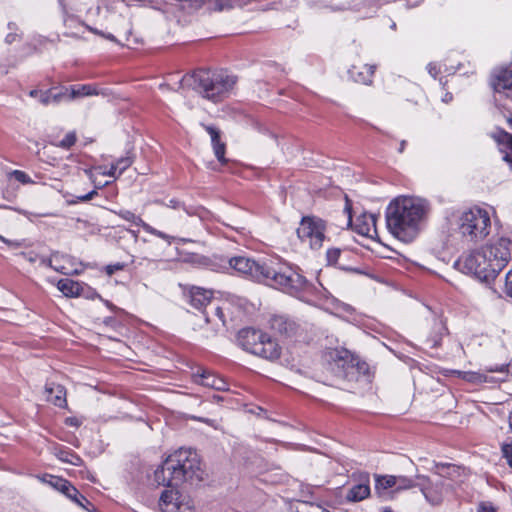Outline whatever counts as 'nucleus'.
Returning <instances> with one entry per match:
<instances>
[{
	"mask_svg": "<svg viewBox=\"0 0 512 512\" xmlns=\"http://www.w3.org/2000/svg\"><path fill=\"white\" fill-rule=\"evenodd\" d=\"M383 512H392L391 510H384Z\"/></svg>",
	"mask_w": 512,
	"mask_h": 512,
	"instance_id": "0e129e2a",
	"label": "nucleus"
},
{
	"mask_svg": "<svg viewBox=\"0 0 512 512\" xmlns=\"http://www.w3.org/2000/svg\"><path fill=\"white\" fill-rule=\"evenodd\" d=\"M503 160L505 162L509 163L510 168L512 170V155L511 154H506L505 156H503Z\"/></svg>",
	"mask_w": 512,
	"mask_h": 512,
	"instance_id": "5fc2aeb1",
	"label": "nucleus"
},
{
	"mask_svg": "<svg viewBox=\"0 0 512 512\" xmlns=\"http://www.w3.org/2000/svg\"><path fill=\"white\" fill-rule=\"evenodd\" d=\"M155 203L159 204V205L167 206V207L172 208V209H179V208L182 207V203L179 200H177V199H170L168 201V203H165L162 200H156Z\"/></svg>",
	"mask_w": 512,
	"mask_h": 512,
	"instance_id": "a19ab883",
	"label": "nucleus"
},
{
	"mask_svg": "<svg viewBox=\"0 0 512 512\" xmlns=\"http://www.w3.org/2000/svg\"><path fill=\"white\" fill-rule=\"evenodd\" d=\"M203 474L197 452L180 448L166 458L154 478L158 485L174 488L184 482L198 483L203 480ZM159 507L163 512H194L191 498L174 489L162 492Z\"/></svg>",
	"mask_w": 512,
	"mask_h": 512,
	"instance_id": "f257e3e1",
	"label": "nucleus"
},
{
	"mask_svg": "<svg viewBox=\"0 0 512 512\" xmlns=\"http://www.w3.org/2000/svg\"><path fill=\"white\" fill-rule=\"evenodd\" d=\"M417 478L418 479H423V480L425 479V477H423V476H418Z\"/></svg>",
	"mask_w": 512,
	"mask_h": 512,
	"instance_id": "680f3d73",
	"label": "nucleus"
},
{
	"mask_svg": "<svg viewBox=\"0 0 512 512\" xmlns=\"http://www.w3.org/2000/svg\"><path fill=\"white\" fill-rule=\"evenodd\" d=\"M102 175H106L113 178H118L120 175H118V169L115 167L114 164L111 165L110 169L107 171H102Z\"/></svg>",
	"mask_w": 512,
	"mask_h": 512,
	"instance_id": "49530a36",
	"label": "nucleus"
},
{
	"mask_svg": "<svg viewBox=\"0 0 512 512\" xmlns=\"http://www.w3.org/2000/svg\"><path fill=\"white\" fill-rule=\"evenodd\" d=\"M229 303L223 302L221 305L219 301H214L208 309L203 310V315L207 323H212L215 329L220 326H226V316L229 314Z\"/></svg>",
	"mask_w": 512,
	"mask_h": 512,
	"instance_id": "f8f14e48",
	"label": "nucleus"
},
{
	"mask_svg": "<svg viewBox=\"0 0 512 512\" xmlns=\"http://www.w3.org/2000/svg\"><path fill=\"white\" fill-rule=\"evenodd\" d=\"M280 353L279 345L265 333V339H263L261 345L256 348V356L273 361L279 358Z\"/></svg>",
	"mask_w": 512,
	"mask_h": 512,
	"instance_id": "aec40b11",
	"label": "nucleus"
},
{
	"mask_svg": "<svg viewBox=\"0 0 512 512\" xmlns=\"http://www.w3.org/2000/svg\"><path fill=\"white\" fill-rule=\"evenodd\" d=\"M41 263L63 275L78 273V269L74 268L71 258L65 255H60L58 253L53 254L48 259L41 258Z\"/></svg>",
	"mask_w": 512,
	"mask_h": 512,
	"instance_id": "4468645a",
	"label": "nucleus"
},
{
	"mask_svg": "<svg viewBox=\"0 0 512 512\" xmlns=\"http://www.w3.org/2000/svg\"><path fill=\"white\" fill-rule=\"evenodd\" d=\"M342 251L338 248L328 249L326 252V258L329 265H338L344 269V266L339 263Z\"/></svg>",
	"mask_w": 512,
	"mask_h": 512,
	"instance_id": "c9c22d12",
	"label": "nucleus"
},
{
	"mask_svg": "<svg viewBox=\"0 0 512 512\" xmlns=\"http://www.w3.org/2000/svg\"><path fill=\"white\" fill-rule=\"evenodd\" d=\"M490 83L496 93L512 99V63L506 67L496 69L492 74Z\"/></svg>",
	"mask_w": 512,
	"mask_h": 512,
	"instance_id": "9d476101",
	"label": "nucleus"
},
{
	"mask_svg": "<svg viewBox=\"0 0 512 512\" xmlns=\"http://www.w3.org/2000/svg\"><path fill=\"white\" fill-rule=\"evenodd\" d=\"M508 122L510 123V125L512 126V118L508 120Z\"/></svg>",
	"mask_w": 512,
	"mask_h": 512,
	"instance_id": "e2e57ef3",
	"label": "nucleus"
},
{
	"mask_svg": "<svg viewBox=\"0 0 512 512\" xmlns=\"http://www.w3.org/2000/svg\"><path fill=\"white\" fill-rule=\"evenodd\" d=\"M95 195H97V191L92 190L91 192H89L85 195L77 196V200L80 202H86V201L91 200Z\"/></svg>",
	"mask_w": 512,
	"mask_h": 512,
	"instance_id": "de8ad7c7",
	"label": "nucleus"
},
{
	"mask_svg": "<svg viewBox=\"0 0 512 512\" xmlns=\"http://www.w3.org/2000/svg\"><path fill=\"white\" fill-rule=\"evenodd\" d=\"M375 492L384 499L392 498L395 494V475H375Z\"/></svg>",
	"mask_w": 512,
	"mask_h": 512,
	"instance_id": "6ab92c4d",
	"label": "nucleus"
},
{
	"mask_svg": "<svg viewBox=\"0 0 512 512\" xmlns=\"http://www.w3.org/2000/svg\"><path fill=\"white\" fill-rule=\"evenodd\" d=\"M418 486L415 481L403 475L395 476L394 492H400L403 490L411 489Z\"/></svg>",
	"mask_w": 512,
	"mask_h": 512,
	"instance_id": "2f4dec72",
	"label": "nucleus"
},
{
	"mask_svg": "<svg viewBox=\"0 0 512 512\" xmlns=\"http://www.w3.org/2000/svg\"><path fill=\"white\" fill-rule=\"evenodd\" d=\"M181 82L192 85L203 98L219 102L231 94L237 78L224 70H198L190 76H184Z\"/></svg>",
	"mask_w": 512,
	"mask_h": 512,
	"instance_id": "39448f33",
	"label": "nucleus"
},
{
	"mask_svg": "<svg viewBox=\"0 0 512 512\" xmlns=\"http://www.w3.org/2000/svg\"><path fill=\"white\" fill-rule=\"evenodd\" d=\"M369 476L365 475L361 482L348 489L346 500L349 502H359L370 495Z\"/></svg>",
	"mask_w": 512,
	"mask_h": 512,
	"instance_id": "412c9836",
	"label": "nucleus"
},
{
	"mask_svg": "<svg viewBox=\"0 0 512 512\" xmlns=\"http://www.w3.org/2000/svg\"><path fill=\"white\" fill-rule=\"evenodd\" d=\"M76 142V134L74 132H69L65 135V137L60 141L59 146L65 149H69Z\"/></svg>",
	"mask_w": 512,
	"mask_h": 512,
	"instance_id": "4c0bfd02",
	"label": "nucleus"
},
{
	"mask_svg": "<svg viewBox=\"0 0 512 512\" xmlns=\"http://www.w3.org/2000/svg\"><path fill=\"white\" fill-rule=\"evenodd\" d=\"M271 326L274 330L287 336H291L295 329V324L282 316L273 318Z\"/></svg>",
	"mask_w": 512,
	"mask_h": 512,
	"instance_id": "cd10ccee",
	"label": "nucleus"
},
{
	"mask_svg": "<svg viewBox=\"0 0 512 512\" xmlns=\"http://www.w3.org/2000/svg\"><path fill=\"white\" fill-rule=\"evenodd\" d=\"M112 212L115 213L116 215H118L121 219L131 223L132 225L142 227L144 229V231H146L147 233L152 234L158 238H161V239L165 240L166 242H168L169 244L171 243V240L173 239L172 236H170L160 230H157L154 227H152L151 225L144 222L140 216H137L134 212H132L130 210L120 209L118 211L113 210Z\"/></svg>",
	"mask_w": 512,
	"mask_h": 512,
	"instance_id": "9b49d317",
	"label": "nucleus"
},
{
	"mask_svg": "<svg viewBox=\"0 0 512 512\" xmlns=\"http://www.w3.org/2000/svg\"><path fill=\"white\" fill-rule=\"evenodd\" d=\"M420 489L423 495L425 496L426 500L429 501L431 504L436 505L441 502V497L439 495H432L430 490L426 486L421 485Z\"/></svg>",
	"mask_w": 512,
	"mask_h": 512,
	"instance_id": "58836bf2",
	"label": "nucleus"
},
{
	"mask_svg": "<svg viewBox=\"0 0 512 512\" xmlns=\"http://www.w3.org/2000/svg\"><path fill=\"white\" fill-rule=\"evenodd\" d=\"M490 226L489 213L482 208H471L464 211L459 217V232L471 242L483 240L489 234Z\"/></svg>",
	"mask_w": 512,
	"mask_h": 512,
	"instance_id": "423d86ee",
	"label": "nucleus"
},
{
	"mask_svg": "<svg viewBox=\"0 0 512 512\" xmlns=\"http://www.w3.org/2000/svg\"><path fill=\"white\" fill-rule=\"evenodd\" d=\"M133 163V158L130 155L121 157L115 163V167L118 169V175H121L128 167Z\"/></svg>",
	"mask_w": 512,
	"mask_h": 512,
	"instance_id": "e433bc0d",
	"label": "nucleus"
},
{
	"mask_svg": "<svg viewBox=\"0 0 512 512\" xmlns=\"http://www.w3.org/2000/svg\"><path fill=\"white\" fill-rule=\"evenodd\" d=\"M190 304L198 310L208 309L212 299V292L201 287H193L189 293Z\"/></svg>",
	"mask_w": 512,
	"mask_h": 512,
	"instance_id": "f3484780",
	"label": "nucleus"
},
{
	"mask_svg": "<svg viewBox=\"0 0 512 512\" xmlns=\"http://www.w3.org/2000/svg\"><path fill=\"white\" fill-rule=\"evenodd\" d=\"M44 394L46 400L55 406L61 408L66 406V391L62 385L54 383L47 384Z\"/></svg>",
	"mask_w": 512,
	"mask_h": 512,
	"instance_id": "4be33fe9",
	"label": "nucleus"
},
{
	"mask_svg": "<svg viewBox=\"0 0 512 512\" xmlns=\"http://www.w3.org/2000/svg\"><path fill=\"white\" fill-rule=\"evenodd\" d=\"M493 139L499 145V149L504 156L510 154L509 150H512V135L504 130H499L493 134Z\"/></svg>",
	"mask_w": 512,
	"mask_h": 512,
	"instance_id": "bb28decb",
	"label": "nucleus"
},
{
	"mask_svg": "<svg viewBox=\"0 0 512 512\" xmlns=\"http://www.w3.org/2000/svg\"><path fill=\"white\" fill-rule=\"evenodd\" d=\"M435 468H436V473H438L439 475H442V470L451 468V465H449V464H436Z\"/></svg>",
	"mask_w": 512,
	"mask_h": 512,
	"instance_id": "603ef678",
	"label": "nucleus"
},
{
	"mask_svg": "<svg viewBox=\"0 0 512 512\" xmlns=\"http://www.w3.org/2000/svg\"><path fill=\"white\" fill-rule=\"evenodd\" d=\"M121 268H122V265H120V264H117L115 266H108L107 272H108V274H112L115 270H119Z\"/></svg>",
	"mask_w": 512,
	"mask_h": 512,
	"instance_id": "864d4df0",
	"label": "nucleus"
},
{
	"mask_svg": "<svg viewBox=\"0 0 512 512\" xmlns=\"http://www.w3.org/2000/svg\"><path fill=\"white\" fill-rule=\"evenodd\" d=\"M205 130L211 137V143L214 150V154L219 162L222 164L226 163L225 159V143L220 140V132L217 128L213 126H204Z\"/></svg>",
	"mask_w": 512,
	"mask_h": 512,
	"instance_id": "5701e85b",
	"label": "nucleus"
},
{
	"mask_svg": "<svg viewBox=\"0 0 512 512\" xmlns=\"http://www.w3.org/2000/svg\"><path fill=\"white\" fill-rule=\"evenodd\" d=\"M214 399H216L217 401L221 400L219 396H214Z\"/></svg>",
	"mask_w": 512,
	"mask_h": 512,
	"instance_id": "052dcab7",
	"label": "nucleus"
},
{
	"mask_svg": "<svg viewBox=\"0 0 512 512\" xmlns=\"http://www.w3.org/2000/svg\"><path fill=\"white\" fill-rule=\"evenodd\" d=\"M55 455L61 461L70 463L74 466H79L82 463V459L76 453L66 447H56Z\"/></svg>",
	"mask_w": 512,
	"mask_h": 512,
	"instance_id": "c85d7f7f",
	"label": "nucleus"
},
{
	"mask_svg": "<svg viewBox=\"0 0 512 512\" xmlns=\"http://www.w3.org/2000/svg\"><path fill=\"white\" fill-rule=\"evenodd\" d=\"M193 379L194 382L215 390L224 391L228 389L224 379L215 376L207 370H202L201 373H194Z\"/></svg>",
	"mask_w": 512,
	"mask_h": 512,
	"instance_id": "dca6fc26",
	"label": "nucleus"
},
{
	"mask_svg": "<svg viewBox=\"0 0 512 512\" xmlns=\"http://www.w3.org/2000/svg\"><path fill=\"white\" fill-rule=\"evenodd\" d=\"M376 215L372 213H363L355 221V231L363 236L372 237L376 234Z\"/></svg>",
	"mask_w": 512,
	"mask_h": 512,
	"instance_id": "a211bd4d",
	"label": "nucleus"
},
{
	"mask_svg": "<svg viewBox=\"0 0 512 512\" xmlns=\"http://www.w3.org/2000/svg\"><path fill=\"white\" fill-rule=\"evenodd\" d=\"M57 288L67 297H77L83 289L79 282L68 278L59 280Z\"/></svg>",
	"mask_w": 512,
	"mask_h": 512,
	"instance_id": "393cba45",
	"label": "nucleus"
},
{
	"mask_svg": "<svg viewBox=\"0 0 512 512\" xmlns=\"http://www.w3.org/2000/svg\"><path fill=\"white\" fill-rule=\"evenodd\" d=\"M68 91L69 89L67 87H53L49 90L39 92L34 90V97H37L39 102L44 106L58 105L61 102L68 101Z\"/></svg>",
	"mask_w": 512,
	"mask_h": 512,
	"instance_id": "2eb2a0df",
	"label": "nucleus"
},
{
	"mask_svg": "<svg viewBox=\"0 0 512 512\" xmlns=\"http://www.w3.org/2000/svg\"><path fill=\"white\" fill-rule=\"evenodd\" d=\"M297 236L311 249H320L326 238V222L316 216H305L299 223Z\"/></svg>",
	"mask_w": 512,
	"mask_h": 512,
	"instance_id": "6e6552de",
	"label": "nucleus"
},
{
	"mask_svg": "<svg viewBox=\"0 0 512 512\" xmlns=\"http://www.w3.org/2000/svg\"><path fill=\"white\" fill-rule=\"evenodd\" d=\"M374 69V66L364 65L363 71H357V68L354 66L349 70V73L355 81L368 84L371 83V77L374 74Z\"/></svg>",
	"mask_w": 512,
	"mask_h": 512,
	"instance_id": "c756f323",
	"label": "nucleus"
},
{
	"mask_svg": "<svg viewBox=\"0 0 512 512\" xmlns=\"http://www.w3.org/2000/svg\"><path fill=\"white\" fill-rule=\"evenodd\" d=\"M427 71L433 78H436L441 72V68L437 63L431 62L427 65Z\"/></svg>",
	"mask_w": 512,
	"mask_h": 512,
	"instance_id": "37998d69",
	"label": "nucleus"
},
{
	"mask_svg": "<svg viewBox=\"0 0 512 512\" xmlns=\"http://www.w3.org/2000/svg\"><path fill=\"white\" fill-rule=\"evenodd\" d=\"M490 371L492 372H495V371H504V366H502L501 368H496V369H491Z\"/></svg>",
	"mask_w": 512,
	"mask_h": 512,
	"instance_id": "bf43d9fd",
	"label": "nucleus"
},
{
	"mask_svg": "<svg viewBox=\"0 0 512 512\" xmlns=\"http://www.w3.org/2000/svg\"><path fill=\"white\" fill-rule=\"evenodd\" d=\"M433 335L428 337L426 343L429 347H437L442 339V336L446 330L444 324L441 321H435L433 325Z\"/></svg>",
	"mask_w": 512,
	"mask_h": 512,
	"instance_id": "7c9ffc66",
	"label": "nucleus"
},
{
	"mask_svg": "<svg viewBox=\"0 0 512 512\" xmlns=\"http://www.w3.org/2000/svg\"><path fill=\"white\" fill-rule=\"evenodd\" d=\"M502 453L508 465L512 468V444H503Z\"/></svg>",
	"mask_w": 512,
	"mask_h": 512,
	"instance_id": "ea45409f",
	"label": "nucleus"
},
{
	"mask_svg": "<svg viewBox=\"0 0 512 512\" xmlns=\"http://www.w3.org/2000/svg\"><path fill=\"white\" fill-rule=\"evenodd\" d=\"M68 89H69V91L67 92V100L68 101H71L78 97L92 96V95L100 94V92L97 90V88L90 84L71 86Z\"/></svg>",
	"mask_w": 512,
	"mask_h": 512,
	"instance_id": "a878e982",
	"label": "nucleus"
},
{
	"mask_svg": "<svg viewBox=\"0 0 512 512\" xmlns=\"http://www.w3.org/2000/svg\"><path fill=\"white\" fill-rule=\"evenodd\" d=\"M329 369L339 379L352 380L357 370L366 369L347 349H334L328 353Z\"/></svg>",
	"mask_w": 512,
	"mask_h": 512,
	"instance_id": "0eeeda50",
	"label": "nucleus"
},
{
	"mask_svg": "<svg viewBox=\"0 0 512 512\" xmlns=\"http://www.w3.org/2000/svg\"><path fill=\"white\" fill-rule=\"evenodd\" d=\"M265 339V333L254 328L242 329L238 334V343L246 351L256 355V348Z\"/></svg>",
	"mask_w": 512,
	"mask_h": 512,
	"instance_id": "ddd939ff",
	"label": "nucleus"
},
{
	"mask_svg": "<svg viewBox=\"0 0 512 512\" xmlns=\"http://www.w3.org/2000/svg\"><path fill=\"white\" fill-rule=\"evenodd\" d=\"M265 284L308 304L314 303L318 289L295 268L270 262Z\"/></svg>",
	"mask_w": 512,
	"mask_h": 512,
	"instance_id": "20e7f679",
	"label": "nucleus"
},
{
	"mask_svg": "<svg viewBox=\"0 0 512 512\" xmlns=\"http://www.w3.org/2000/svg\"><path fill=\"white\" fill-rule=\"evenodd\" d=\"M511 241L500 238L495 242L461 257L456 266L465 274H469L482 282L494 280L511 258Z\"/></svg>",
	"mask_w": 512,
	"mask_h": 512,
	"instance_id": "7ed1b4c3",
	"label": "nucleus"
},
{
	"mask_svg": "<svg viewBox=\"0 0 512 512\" xmlns=\"http://www.w3.org/2000/svg\"><path fill=\"white\" fill-rule=\"evenodd\" d=\"M75 494L76 495L74 496V493L67 492L65 494V496L67 498H69L70 500H72L73 502H75L80 507L89 511V509L87 508V505H91L90 501L86 497H84L82 494H80V492L77 489H76Z\"/></svg>",
	"mask_w": 512,
	"mask_h": 512,
	"instance_id": "f704fd0d",
	"label": "nucleus"
},
{
	"mask_svg": "<svg viewBox=\"0 0 512 512\" xmlns=\"http://www.w3.org/2000/svg\"><path fill=\"white\" fill-rule=\"evenodd\" d=\"M43 482L48 483L51 487H53L55 490L63 493L64 495L67 492L75 493L76 488L66 479H63L58 476L48 475L44 478H41ZM76 494H74L75 496Z\"/></svg>",
	"mask_w": 512,
	"mask_h": 512,
	"instance_id": "b1692460",
	"label": "nucleus"
},
{
	"mask_svg": "<svg viewBox=\"0 0 512 512\" xmlns=\"http://www.w3.org/2000/svg\"><path fill=\"white\" fill-rule=\"evenodd\" d=\"M12 176L21 183H28L29 182V176L19 170H15L12 172Z\"/></svg>",
	"mask_w": 512,
	"mask_h": 512,
	"instance_id": "c03bdc74",
	"label": "nucleus"
},
{
	"mask_svg": "<svg viewBox=\"0 0 512 512\" xmlns=\"http://www.w3.org/2000/svg\"><path fill=\"white\" fill-rule=\"evenodd\" d=\"M452 98L453 97H452L451 93H446L442 100H443V102L448 103L452 100Z\"/></svg>",
	"mask_w": 512,
	"mask_h": 512,
	"instance_id": "4d7b16f0",
	"label": "nucleus"
},
{
	"mask_svg": "<svg viewBox=\"0 0 512 512\" xmlns=\"http://www.w3.org/2000/svg\"><path fill=\"white\" fill-rule=\"evenodd\" d=\"M405 146H406V141H405V140H402V141L400 142V147H399L398 151H399L400 153H403V151H404V149H405Z\"/></svg>",
	"mask_w": 512,
	"mask_h": 512,
	"instance_id": "13d9d810",
	"label": "nucleus"
},
{
	"mask_svg": "<svg viewBox=\"0 0 512 512\" xmlns=\"http://www.w3.org/2000/svg\"><path fill=\"white\" fill-rule=\"evenodd\" d=\"M66 423L69 426H73V427H78L80 425V421L77 418H75V417L67 418Z\"/></svg>",
	"mask_w": 512,
	"mask_h": 512,
	"instance_id": "8fccbe9b",
	"label": "nucleus"
},
{
	"mask_svg": "<svg viewBox=\"0 0 512 512\" xmlns=\"http://www.w3.org/2000/svg\"><path fill=\"white\" fill-rule=\"evenodd\" d=\"M428 211V203L421 198L397 197L386 209L387 228L396 238L409 243L420 233Z\"/></svg>",
	"mask_w": 512,
	"mask_h": 512,
	"instance_id": "f03ea898",
	"label": "nucleus"
},
{
	"mask_svg": "<svg viewBox=\"0 0 512 512\" xmlns=\"http://www.w3.org/2000/svg\"><path fill=\"white\" fill-rule=\"evenodd\" d=\"M478 512H496V508L490 502H480L477 508Z\"/></svg>",
	"mask_w": 512,
	"mask_h": 512,
	"instance_id": "79ce46f5",
	"label": "nucleus"
},
{
	"mask_svg": "<svg viewBox=\"0 0 512 512\" xmlns=\"http://www.w3.org/2000/svg\"><path fill=\"white\" fill-rule=\"evenodd\" d=\"M459 374V376L465 380V381H468V382H471V383H482V382H486V376L479 373V372H472V371H458L457 372Z\"/></svg>",
	"mask_w": 512,
	"mask_h": 512,
	"instance_id": "72a5a7b5",
	"label": "nucleus"
},
{
	"mask_svg": "<svg viewBox=\"0 0 512 512\" xmlns=\"http://www.w3.org/2000/svg\"><path fill=\"white\" fill-rule=\"evenodd\" d=\"M295 512H330L319 504L310 502H299Z\"/></svg>",
	"mask_w": 512,
	"mask_h": 512,
	"instance_id": "473e14b6",
	"label": "nucleus"
},
{
	"mask_svg": "<svg viewBox=\"0 0 512 512\" xmlns=\"http://www.w3.org/2000/svg\"><path fill=\"white\" fill-rule=\"evenodd\" d=\"M505 291L512 297V269L507 273L505 278Z\"/></svg>",
	"mask_w": 512,
	"mask_h": 512,
	"instance_id": "a18cd8bd",
	"label": "nucleus"
},
{
	"mask_svg": "<svg viewBox=\"0 0 512 512\" xmlns=\"http://www.w3.org/2000/svg\"><path fill=\"white\" fill-rule=\"evenodd\" d=\"M15 39H16V34H12V33H10V34H8V35L6 36V42H7V43H12V42H14V41H15Z\"/></svg>",
	"mask_w": 512,
	"mask_h": 512,
	"instance_id": "6e6d98bb",
	"label": "nucleus"
},
{
	"mask_svg": "<svg viewBox=\"0 0 512 512\" xmlns=\"http://www.w3.org/2000/svg\"><path fill=\"white\" fill-rule=\"evenodd\" d=\"M231 5H230V1L229 0H223V1H220L216 4V8L219 10V11H222L224 9H227V8H230Z\"/></svg>",
	"mask_w": 512,
	"mask_h": 512,
	"instance_id": "09e8293b",
	"label": "nucleus"
},
{
	"mask_svg": "<svg viewBox=\"0 0 512 512\" xmlns=\"http://www.w3.org/2000/svg\"><path fill=\"white\" fill-rule=\"evenodd\" d=\"M270 263L256 261L245 256H234L228 260V268L251 280L264 283Z\"/></svg>",
	"mask_w": 512,
	"mask_h": 512,
	"instance_id": "1a4fd4ad",
	"label": "nucleus"
},
{
	"mask_svg": "<svg viewBox=\"0 0 512 512\" xmlns=\"http://www.w3.org/2000/svg\"><path fill=\"white\" fill-rule=\"evenodd\" d=\"M91 31H93V32H94V33H96V34H99V35H101V36L105 37L106 39H108V40H110V41H116V39H115L114 35H112L111 33L104 34V33H102V32H99V31H98V30H96V29H91Z\"/></svg>",
	"mask_w": 512,
	"mask_h": 512,
	"instance_id": "3c124183",
	"label": "nucleus"
}]
</instances>
